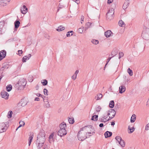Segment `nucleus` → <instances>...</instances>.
<instances>
[{
  "instance_id": "052dcab7",
  "label": "nucleus",
  "mask_w": 149,
  "mask_h": 149,
  "mask_svg": "<svg viewBox=\"0 0 149 149\" xmlns=\"http://www.w3.org/2000/svg\"><path fill=\"white\" fill-rule=\"evenodd\" d=\"M145 129L146 130H149V124H148L146 126Z\"/></svg>"
},
{
  "instance_id": "f257e3e1",
  "label": "nucleus",
  "mask_w": 149,
  "mask_h": 149,
  "mask_svg": "<svg viewBox=\"0 0 149 149\" xmlns=\"http://www.w3.org/2000/svg\"><path fill=\"white\" fill-rule=\"evenodd\" d=\"M89 128L88 126H86L80 129L77 134L79 140L83 141L87 138V136H86L87 132L88 131Z\"/></svg>"
},
{
  "instance_id": "a19ab883",
  "label": "nucleus",
  "mask_w": 149,
  "mask_h": 149,
  "mask_svg": "<svg viewBox=\"0 0 149 149\" xmlns=\"http://www.w3.org/2000/svg\"><path fill=\"white\" fill-rule=\"evenodd\" d=\"M84 29V27L80 28L78 29V32L79 33H81L83 32Z\"/></svg>"
},
{
  "instance_id": "423d86ee",
  "label": "nucleus",
  "mask_w": 149,
  "mask_h": 149,
  "mask_svg": "<svg viewBox=\"0 0 149 149\" xmlns=\"http://www.w3.org/2000/svg\"><path fill=\"white\" fill-rule=\"evenodd\" d=\"M0 128L1 129V130L0 131V132H5L7 129L6 124L4 123H1L0 125Z\"/></svg>"
},
{
  "instance_id": "c756f323",
  "label": "nucleus",
  "mask_w": 149,
  "mask_h": 149,
  "mask_svg": "<svg viewBox=\"0 0 149 149\" xmlns=\"http://www.w3.org/2000/svg\"><path fill=\"white\" fill-rule=\"evenodd\" d=\"M114 102L113 100L111 101L109 104V106L110 108H112L114 107Z\"/></svg>"
},
{
  "instance_id": "9b49d317",
  "label": "nucleus",
  "mask_w": 149,
  "mask_h": 149,
  "mask_svg": "<svg viewBox=\"0 0 149 149\" xmlns=\"http://www.w3.org/2000/svg\"><path fill=\"white\" fill-rule=\"evenodd\" d=\"M44 143H42L40 142H38V141H36V145L37 148L38 149H40L42 148Z\"/></svg>"
},
{
  "instance_id": "37998d69",
  "label": "nucleus",
  "mask_w": 149,
  "mask_h": 149,
  "mask_svg": "<svg viewBox=\"0 0 149 149\" xmlns=\"http://www.w3.org/2000/svg\"><path fill=\"white\" fill-rule=\"evenodd\" d=\"M9 65L8 64H5L1 68V69L2 70H4L5 68H8V67Z\"/></svg>"
},
{
  "instance_id": "20e7f679",
  "label": "nucleus",
  "mask_w": 149,
  "mask_h": 149,
  "mask_svg": "<svg viewBox=\"0 0 149 149\" xmlns=\"http://www.w3.org/2000/svg\"><path fill=\"white\" fill-rule=\"evenodd\" d=\"M114 9L113 8L109 9L107 14L106 17L107 19L109 20L113 19L114 16Z\"/></svg>"
},
{
  "instance_id": "473e14b6",
  "label": "nucleus",
  "mask_w": 149,
  "mask_h": 149,
  "mask_svg": "<svg viewBox=\"0 0 149 149\" xmlns=\"http://www.w3.org/2000/svg\"><path fill=\"white\" fill-rule=\"evenodd\" d=\"M41 82L43 86L46 85L48 83L47 80L45 79H43L41 81Z\"/></svg>"
},
{
  "instance_id": "39448f33",
  "label": "nucleus",
  "mask_w": 149,
  "mask_h": 149,
  "mask_svg": "<svg viewBox=\"0 0 149 149\" xmlns=\"http://www.w3.org/2000/svg\"><path fill=\"white\" fill-rule=\"evenodd\" d=\"M67 134L66 130L64 129L63 130H60L58 132V135L61 137Z\"/></svg>"
},
{
  "instance_id": "09e8293b",
  "label": "nucleus",
  "mask_w": 149,
  "mask_h": 149,
  "mask_svg": "<svg viewBox=\"0 0 149 149\" xmlns=\"http://www.w3.org/2000/svg\"><path fill=\"white\" fill-rule=\"evenodd\" d=\"M36 95L37 96L39 97H42V98H43V97H44V98H45L46 97L45 96H42V95L40 94V93H38Z\"/></svg>"
},
{
  "instance_id": "7c9ffc66",
  "label": "nucleus",
  "mask_w": 149,
  "mask_h": 149,
  "mask_svg": "<svg viewBox=\"0 0 149 149\" xmlns=\"http://www.w3.org/2000/svg\"><path fill=\"white\" fill-rule=\"evenodd\" d=\"M65 29V27L63 26H60L58 27V29L56 30L58 31H61L64 30Z\"/></svg>"
},
{
  "instance_id": "338daca9",
  "label": "nucleus",
  "mask_w": 149,
  "mask_h": 149,
  "mask_svg": "<svg viewBox=\"0 0 149 149\" xmlns=\"http://www.w3.org/2000/svg\"><path fill=\"white\" fill-rule=\"evenodd\" d=\"M35 101H39L40 100V99L38 97H36L35 99Z\"/></svg>"
},
{
  "instance_id": "bb28decb",
  "label": "nucleus",
  "mask_w": 149,
  "mask_h": 149,
  "mask_svg": "<svg viewBox=\"0 0 149 149\" xmlns=\"http://www.w3.org/2000/svg\"><path fill=\"white\" fill-rule=\"evenodd\" d=\"M12 86L10 84H9L6 87V90L7 91L9 92L12 90Z\"/></svg>"
},
{
  "instance_id": "13d9d810",
  "label": "nucleus",
  "mask_w": 149,
  "mask_h": 149,
  "mask_svg": "<svg viewBox=\"0 0 149 149\" xmlns=\"http://www.w3.org/2000/svg\"><path fill=\"white\" fill-rule=\"evenodd\" d=\"M73 34L71 33V34H70V33L68 32L67 33L66 36L68 37H70L71 36H72V35Z\"/></svg>"
},
{
  "instance_id": "0e129e2a",
  "label": "nucleus",
  "mask_w": 149,
  "mask_h": 149,
  "mask_svg": "<svg viewBox=\"0 0 149 149\" xmlns=\"http://www.w3.org/2000/svg\"><path fill=\"white\" fill-rule=\"evenodd\" d=\"M113 0H108V3L110 4L113 2Z\"/></svg>"
},
{
  "instance_id": "72a5a7b5",
  "label": "nucleus",
  "mask_w": 149,
  "mask_h": 149,
  "mask_svg": "<svg viewBox=\"0 0 149 149\" xmlns=\"http://www.w3.org/2000/svg\"><path fill=\"white\" fill-rule=\"evenodd\" d=\"M33 139V135L30 136L29 137V146H30L31 145V142L32 141V139Z\"/></svg>"
},
{
  "instance_id": "5701e85b",
  "label": "nucleus",
  "mask_w": 149,
  "mask_h": 149,
  "mask_svg": "<svg viewBox=\"0 0 149 149\" xmlns=\"http://www.w3.org/2000/svg\"><path fill=\"white\" fill-rule=\"evenodd\" d=\"M136 116L135 114H133L132 116L130 122L131 123H134L136 120Z\"/></svg>"
},
{
  "instance_id": "a18cd8bd",
  "label": "nucleus",
  "mask_w": 149,
  "mask_h": 149,
  "mask_svg": "<svg viewBox=\"0 0 149 149\" xmlns=\"http://www.w3.org/2000/svg\"><path fill=\"white\" fill-rule=\"evenodd\" d=\"M97 99H96L97 100H100L102 97V94H99L97 95Z\"/></svg>"
},
{
  "instance_id": "49530a36",
  "label": "nucleus",
  "mask_w": 149,
  "mask_h": 149,
  "mask_svg": "<svg viewBox=\"0 0 149 149\" xmlns=\"http://www.w3.org/2000/svg\"><path fill=\"white\" fill-rule=\"evenodd\" d=\"M119 56L118 58L119 59H120L121 57L123 56L124 55V54L123 53V52H120L119 53Z\"/></svg>"
},
{
  "instance_id": "f8f14e48",
  "label": "nucleus",
  "mask_w": 149,
  "mask_h": 149,
  "mask_svg": "<svg viewBox=\"0 0 149 149\" xmlns=\"http://www.w3.org/2000/svg\"><path fill=\"white\" fill-rule=\"evenodd\" d=\"M28 9L25 5H23L20 9L21 13L23 14H25L27 11Z\"/></svg>"
},
{
  "instance_id": "6ab92c4d",
  "label": "nucleus",
  "mask_w": 149,
  "mask_h": 149,
  "mask_svg": "<svg viewBox=\"0 0 149 149\" xmlns=\"http://www.w3.org/2000/svg\"><path fill=\"white\" fill-rule=\"evenodd\" d=\"M59 127L60 130L64 129L66 128V123L64 122L62 123L59 125Z\"/></svg>"
},
{
  "instance_id": "1a4fd4ad",
  "label": "nucleus",
  "mask_w": 149,
  "mask_h": 149,
  "mask_svg": "<svg viewBox=\"0 0 149 149\" xmlns=\"http://www.w3.org/2000/svg\"><path fill=\"white\" fill-rule=\"evenodd\" d=\"M1 95L2 98H4L6 99H8V97L9 96L8 93L5 91L1 92Z\"/></svg>"
},
{
  "instance_id": "b1692460",
  "label": "nucleus",
  "mask_w": 149,
  "mask_h": 149,
  "mask_svg": "<svg viewBox=\"0 0 149 149\" xmlns=\"http://www.w3.org/2000/svg\"><path fill=\"white\" fill-rule=\"evenodd\" d=\"M109 112H110L111 115L113 117H114L116 113V112L114 109H111Z\"/></svg>"
},
{
  "instance_id": "79ce46f5",
  "label": "nucleus",
  "mask_w": 149,
  "mask_h": 149,
  "mask_svg": "<svg viewBox=\"0 0 149 149\" xmlns=\"http://www.w3.org/2000/svg\"><path fill=\"white\" fill-rule=\"evenodd\" d=\"M93 44L97 45L99 43V41L97 40L93 39L91 41Z\"/></svg>"
},
{
  "instance_id": "58836bf2",
  "label": "nucleus",
  "mask_w": 149,
  "mask_h": 149,
  "mask_svg": "<svg viewBox=\"0 0 149 149\" xmlns=\"http://www.w3.org/2000/svg\"><path fill=\"white\" fill-rule=\"evenodd\" d=\"M91 24L92 23L91 22H88L86 24V27L85 28V29H87L88 28H89Z\"/></svg>"
},
{
  "instance_id": "ea45409f",
  "label": "nucleus",
  "mask_w": 149,
  "mask_h": 149,
  "mask_svg": "<svg viewBox=\"0 0 149 149\" xmlns=\"http://www.w3.org/2000/svg\"><path fill=\"white\" fill-rule=\"evenodd\" d=\"M127 72L130 76H132L133 75V72L132 70L129 68L127 70Z\"/></svg>"
},
{
  "instance_id": "680f3d73",
  "label": "nucleus",
  "mask_w": 149,
  "mask_h": 149,
  "mask_svg": "<svg viewBox=\"0 0 149 149\" xmlns=\"http://www.w3.org/2000/svg\"><path fill=\"white\" fill-rule=\"evenodd\" d=\"M18 54L19 56H20V54H22L23 53V51H22V50H19L18 51Z\"/></svg>"
},
{
  "instance_id": "4c0bfd02",
  "label": "nucleus",
  "mask_w": 149,
  "mask_h": 149,
  "mask_svg": "<svg viewBox=\"0 0 149 149\" xmlns=\"http://www.w3.org/2000/svg\"><path fill=\"white\" fill-rule=\"evenodd\" d=\"M115 139L118 141V143L122 140L121 137L119 136H116Z\"/></svg>"
},
{
  "instance_id": "8fccbe9b",
  "label": "nucleus",
  "mask_w": 149,
  "mask_h": 149,
  "mask_svg": "<svg viewBox=\"0 0 149 149\" xmlns=\"http://www.w3.org/2000/svg\"><path fill=\"white\" fill-rule=\"evenodd\" d=\"M95 133V130H93V131L92 132V133L91 132H87L86 136H87L88 135L87 134H91L92 135H93Z\"/></svg>"
},
{
  "instance_id": "e2e57ef3",
  "label": "nucleus",
  "mask_w": 149,
  "mask_h": 149,
  "mask_svg": "<svg viewBox=\"0 0 149 149\" xmlns=\"http://www.w3.org/2000/svg\"><path fill=\"white\" fill-rule=\"evenodd\" d=\"M114 117H113V116H109V118L107 120H106V121H108L112 119V118H113Z\"/></svg>"
},
{
  "instance_id": "de8ad7c7",
  "label": "nucleus",
  "mask_w": 149,
  "mask_h": 149,
  "mask_svg": "<svg viewBox=\"0 0 149 149\" xmlns=\"http://www.w3.org/2000/svg\"><path fill=\"white\" fill-rule=\"evenodd\" d=\"M114 54H115V55H116L117 54L116 52H114V51H112L111 53V55H109V56H111V57H113L114 56L113 55Z\"/></svg>"
},
{
  "instance_id": "a878e982",
  "label": "nucleus",
  "mask_w": 149,
  "mask_h": 149,
  "mask_svg": "<svg viewBox=\"0 0 149 149\" xmlns=\"http://www.w3.org/2000/svg\"><path fill=\"white\" fill-rule=\"evenodd\" d=\"M102 108L100 106H99L96 108V112H95L94 114H98V112H99L101 110Z\"/></svg>"
},
{
  "instance_id": "603ef678",
  "label": "nucleus",
  "mask_w": 149,
  "mask_h": 149,
  "mask_svg": "<svg viewBox=\"0 0 149 149\" xmlns=\"http://www.w3.org/2000/svg\"><path fill=\"white\" fill-rule=\"evenodd\" d=\"M63 6L62 5H60V3L59 4V6H58V9L57 10V12H58L59 10L60 9H61L63 8Z\"/></svg>"
},
{
  "instance_id": "0eeeda50",
  "label": "nucleus",
  "mask_w": 149,
  "mask_h": 149,
  "mask_svg": "<svg viewBox=\"0 0 149 149\" xmlns=\"http://www.w3.org/2000/svg\"><path fill=\"white\" fill-rule=\"evenodd\" d=\"M6 52L4 50H1L0 52V61L4 58L6 55Z\"/></svg>"
},
{
  "instance_id": "bf43d9fd",
  "label": "nucleus",
  "mask_w": 149,
  "mask_h": 149,
  "mask_svg": "<svg viewBox=\"0 0 149 149\" xmlns=\"http://www.w3.org/2000/svg\"><path fill=\"white\" fill-rule=\"evenodd\" d=\"M84 16H81V24L84 21Z\"/></svg>"
},
{
  "instance_id": "c85d7f7f",
  "label": "nucleus",
  "mask_w": 149,
  "mask_h": 149,
  "mask_svg": "<svg viewBox=\"0 0 149 149\" xmlns=\"http://www.w3.org/2000/svg\"><path fill=\"white\" fill-rule=\"evenodd\" d=\"M118 143L122 147H124L125 146V142L123 140H122L121 141H120Z\"/></svg>"
},
{
  "instance_id": "4d7b16f0",
  "label": "nucleus",
  "mask_w": 149,
  "mask_h": 149,
  "mask_svg": "<svg viewBox=\"0 0 149 149\" xmlns=\"http://www.w3.org/2000/svg\"><path fill=\"white\" fill-rule=\"evenodd\" d=\"M99 119L100 122H107V121H106V120H105V121L104 120V119L102 118L101 119Z\"/></svg>"
},
{
  "instance_id": "aec40b11",
  "label": "nucleus",
  "mask_w": 149,
  "mask_h": 149,
  "mask_svg": "<svg viewBox=\"0 0 149 149\" xmlns=\"http://www.w3.org/2000/svg\"><path fill=\"white\" fill-rule=\"evenodd\" d=\"M112 132L107 131L104 133V135L105 136V137L107 138L111 136H112Z\"/></svg>"
},
{
  "instance_id": "a211bd4d",
  "label": "nucleus",
  "mask_w": 149,
  "mask_h": 149,
  "mask_svg": "<svg viewBox=\"0 0 149 149\" xmlns=\"http://www.w3.org/2000/svg\"><path fill=\"white\" fill-rule=\"evenodd\" d=\"M31 54H29L28 56H24L22 59V61L23 62H26V61L27 60H29L31 56Z\"/></svg>"
},
{
  "instance_id": "6e6d98bb",
  "label": "nucleus",
  "mask_w": 149,
  "mask_h": 149,
  "mask_svg": "<svg viewBox=\"0 0 149 149\" xmlns=\"http://www.w3.org/2000/svg\"><path fill=\"white\" fill-rule=\"evenodd\" d=\"M72 0L73 1H74L77 4H79L80 3L79 0Z\"/></svg>"
},
{
  "instance_id": "393cba45",
  "label": "nucleus",
  "mask_w": 149,
  "mask_h": 149,
  "mask_svg": "<svg viewBox=\"0 0 149 149\" xmlns=\"http://www.w3.org/2000/svg\"><path fill=\"white\" fill-rule=\"evenodd\" d=\"M20 22L18 20L16 21L14 23L15 27V28L17 29L19 26Z\"/></svg>"
},
{
  "instance_id": "2eb2a0df",
  "label": "nucleus",
  "mask_w": 149,
  "mask_h": 149,
  "mask_svg": "<svg viewBox=\"0 0 149 149\" xmlns=\"http://www.w3.org/2000/svg\"><path fill=\"white\" fill-rule=\"evenodd\" d=\"M129 0H126L123 6V9L124 10L126 9L129 6Z\"/></svg>"
},
{
  "instance_id": "ddd939ff",
  "label": "nucleus",
  "mask_w": 149,
  "mask_h": 149,
  "mask_svg": "<svg viewBox=\"0 0 149 149\" xmlns=\"http://www.w3.org/2000/svg\"><path fill=\"white\" fill-rule=\"evenodd\" d=\"M47 98V97H46ZM43 100L44 102L45 103L44 104V106L47 108H49L50 107V105L49 104V102H48L47 99H46L44 98V97H43Z\"/></svg>"
},
{
  "instance_id": "f03ea898",
  "label": "nucleus",
  "mask_w": 149,
  "mask_h": 149,
  "mask_svg": "<svg viewBox=\"0 0 149 149\" xmlns=\"http://www.w3.org/2000/svg\"><path fill=\"white\" fill-rule=\"evenodd\" d=\"M45 141V133L44 130L40 131L38 135L37 139L36 141L44 143Z\"/></svg>"
},
{
  "instance_id": "7ed1b4c3",
  "label": "nucleus",
  "mask_w": 149,
  "mask_h": 149,
  "mask_svg": "<svg viewBox=\"0 0 149 149\" xmlns=\"http://www.w3.org/2000/svg\"><path fill=\"white\" fill-rule=\"evenodd\" d=\"M141 36L145 40H149V28H147L145 26L142 33Z\"/></svg>"
},
{
  "instance_id": "5fc2aeb1",
  "label": "nucleus",
  "mask_w": 149,
  "mask_h": 149,
  "mask_svg": "<svg viewBox=\"0 0 149 149\" xmlns=\"http://www.w3.org/2000/svg\"><path fill=\"white\" fill-rule=\"evenodd\" d=\"M112 58V57H109V58H108L107 59V63H106V64L105 65V66H106L107 64L108 63V62H109L110 60H111V59Z\"/></svg>"
},
{
  "instance_id": "69168bd1",
  "label": "nucleus",
  "mask_w": 149,
  "mask_h": 149,
  "mask_svg": "<svg viewBox=\"0 0 149 149\" xmlns=\"http://www.w3.org/2000/svg\"><path fill=\"white\" fill-rule=\"evenodd\" d=\"M78 72H79V70H77L74 73V74H75V75L77 76V75L78 74Z\"/></svg>"
},
{
  "instance_id": "e433bc0d",
  "label": "nucleus",
  "mask_w": 149,
  "mask_h": 149,
  "mask_svg": "<svg viewBox=\"0 0 149 149\" xmlns=\"http://www.w3.org/2000/svg\"><path fill=\"white\" fill-rule=\"evenodd\" d=\"M118 24L120 26H123L124 25H125L124 22L121 20L119 21Z\"/></svg>"
},
{
  "instance_id": "4468645a",
  "label": "nucleus",
  "mask_w": 149,
  "mask_h": 149,
  "mask_svg": "<svg viewBox=\"0 0 149 149\" xmlns=\"http://www.w3.org/2000/svg\"><path fill=\"white\" fill-rule=\"evenodd\" d=\"M126 90V88L123 85H122L119 87V91L120 93H124Z\"/></svg>"
},
{
  "instance_id": "6e6552de",
  "label": "nucleus",
  "mask_w": 149,
  "mask_h": 149,
  "mask_svg": "<svg viewBox=\"0 0 149 149\" xmlns=\"http://www.w3.org/2000/svg\"><path fill=\"white\" fill-rule=\"evenodd\" d=\"M10 0H0V5L2 6H5L8 4Z\"/></svg>"
},
{
  "instance_id": "2f4dec72",
  "label": "nucleus",
  "mask_w": 149,
  "mask_h": 149,
  "mask_svg": "<svg viewBox=\"0 0 149 149\" xmlns=\"http://www.w3.org/2000/svg\"><path fill=\"white\" fill-rule=\"evenodd\" d=\"M68 121L69 123L70 124H72L74 123V120L73 117L69 118Z\"/></svg>"
},
{
  "instance_id": "864d4df0",
  "label": "nucleus",
  "mask_w": 149,
  "mask_h": 149,
  "mask_svg": "<svg viewBox=\"0 0 149 149\" xmlns=\"http://www.w3.org/2000/svg\"><path fill=\"white\" fill-rule=\"evenodd\" d=\"M19 124H22V125L24 126L25 124V123L24 121H20L19 122Z\"/></svg>"
},
{
  "instance_id": "dca6fc26",
  "label": "nucleus",
  "mask_w": 149,
  "mask_h": 149,
  "mask_svg": "<svg viewBox=\"0 0 149 149\" xmlns=\"http://www.w3.org/2000/svg\"><path fill=\"white\" fill-rule=\"evenodd\" d=\"M113 33L111 30H108L105 32L104 35L106 37L108 38Z\"/></svg>"
},
{
  "instance_id": "cd10ccee",
  "label": "nucleus",
  "mask_w": 149,
  "mask_h": 149,
  "mask_svg": "<svg viewBox=\"0 0 149 149\" xmlns=\"http://www.w3.org/2000/svg\"><path fill=\"white\" fill-rule=\"evenodd\" d=\"M128 130H130V132H129V133L130 134L132 133L135 130V128L134 127L131 128L130 125L128 126Z\"/></svg>"
},
{
  "instance_id": "774afa93",
  "label": "nucleus",
  "mask_w": 149,
  "mask_h": 149,
  "mask_svg": "<svg viewBox=\"0 0 149 149\" xmlns=\"http://www.w3.org/2000/svg\"><path fill=\"white\" fill-rule=\"evenodd\" d=\"M146 106H149V100H148L146 104Z\"/></svg>"
},
{
  "instance_id": "f3484780",
  "label": "nucleus",
  "mask_w": 149,
  "mask_h": 149,
  "mask_svg": "<svg viewBox=\"0 0 149 149\" xmlns=\"http://www.w3.org/2000/svg\"><path fill=\"white\" fill-rule=\"evenodd\" d=\"M20 103L22 106L24 107L27 104V101L25 99L23 98L21 100Z\"/></svg>"
},
{
  "instance_id": "412c9836",
  "label": "nucleus",
  "mask_w": 149,
  "mask_h": 149,
  "mask_svg": "<svg viewBox=\"0 0 149 149\" xmlns=\"http://www.w3.org/2000/svg\"><path fill=\"white\" fill-rule=\"evenodd\" d=\"M19 84L20 86H22L24 87L25 86L26 84V82L25 79H23L22 81H19Z\"/></svg>"
},
{
  "instance_id": "4be33fe9",
  "label": "nucleus",
  "mask_w": 149,
  "mask_h": 149,
  "mask_svg": "<svg viewBox=\"0 0 149 149\" xmlns=\"http://www.w3.org/2000/svg\"><path fill=\"white\" fill-rule=\"evenodd\" d=\"M54 133H52L49 136V141L50 143L53 142L54 141Z\"/></svg>"
},
{
  "instance_id": "3c124183",
  "label": "nucleus",
  "mask_w": 149,
  "mask_h": 149,
  "mask_svg": "<svg viewBox=\"0 0 149 149\" xmlns=\"http://www.w3.org/2000/svg\"><path fill=\"white\" fill-rule=\"evenodd\" d=\"M77 77V75H75L74 74L72 76L71 78L72 79L74 80L76 79Z\"/></svg>"
},
{
  "instance_id": "f704fd0d",
  "label": "nucleus",
  "mask_w": 149,
  "mask_h": 149,
  "mask_svg": "<svg viewBox=\"0 0 149 149\" xmlns=\"http://www.w3.org/2000/svg\"><path fill=\"white\" fill-rule=\"evenodd\" d=\"M98 117V115H94L92 116L91 120L94 121H97Z\"/></svg>"
},
{
  "instance_id": "c03bdc74",
  "label": "nucleus",
  "mask_w": 149,
  "mask_h": 149,
  "mask_svg": "<svg viewBox=\"0 0 149 149\" xmlns=\"http://www.w3.org/2000/svg\"><path fill=\"white\" fill-rule=\"evenodd\" d=\"M43 92L45 95H48V91L46 88H44L43 90Z\"/></svg>"
},
{
  "instance_id": "9d476101",
  "label": "nucleus",
  "mask_w": 149,
  "mask_h": 149,
  "mask_svg": "<svg viewBox=\"0 0 149 149\" xmlns=\"http://www.w3.org/2000/svg\"><path fill=\"white\" fill-rule=\"evenodd\" d=\"M5 24V21H2L0 22V34H2L3 33L2 30Z\"/></svg>"
},
{
  "instance_id": "c9c22d12",
  "label": "nucleus",
  "mask_w": 149,
  "mask_h": 149,
  "mask_svg": "<svg viewBox=\"0 0 149 149\" xmlns=\"http://www.w3.org/2000/svg\"><path fill=\"white\" fill-rule=\"evenodd\" d=\"M12 111H10L8 112V115L7 116V117L9 118H10L12 117Z\"/></svg>"
}]
</instances>
